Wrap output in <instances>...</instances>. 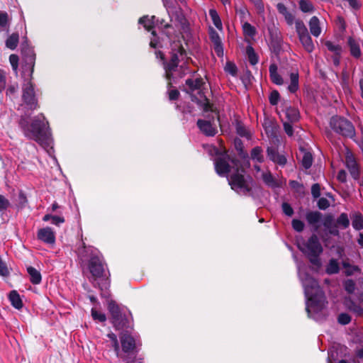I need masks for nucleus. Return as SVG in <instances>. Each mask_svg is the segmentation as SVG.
<instances>
[{
  "mask_svg": "<svg viewBox=\"0 0 363 363\" xmlns=\"http://www.w3.org/2000/svg\"><path fill=\"white\" fill-rule=\"evenodd\" d=\"M321 223L328 229H330L333 223V218L330 215H327L325 217H322Z\"/></svg>",
  "mask_w": 363,
  "mask_h": 363,
  "instance_id": "obj_51",
  "label": "nucleus"
},
{
  "mask_svg": "<svg viewBox=\"0 0 363 363\" xmlns=\"http://www.w3.org/2000/svg\"><path fill=\"white\" fill-rule=\"evenodd\" d=\"M286 22L289 26H292L295 21V17L291 13L289 12L286 16H284Z\"/></svg>",
  "mask_w": 363,
  "mask_h": 363,
  "instance_id": "obj_64",
  "label": "nucleus"
},
{
  "mask_svg": "<svg viewBox=\"0 0 363 363\" xmlns=\"http://www.w3.org/2000/svg\"><path fill=\"white\" fill-rule=\"evenodd\" d=\"M262 179L266 184L270 186L276 185V181L270 172H264L262 174Z\"/></svg>",
  "mask_w": 363,
  "mask_h": 363,
  "instance_id": "obj_42",
  "label": "nucleus"
},
{
  "mask_svg": "<svg viewBox=\"0 0 363 363\" xmlns=\"http://www.w3.org/2000/svg\"><path fill=\"white\" fill-rule=\"evenodd\" d=\"M108 309L111 316V323L116 330L132 328V317L129 311L120 308L113 301H108Z\"/></svg>",
  "mask_w": 363,
  "mask_h": 363,
  "instance_id": "obj_5",
  "label": "nucleus"
},
{
  "mask_svg": "<svg viewBox=\"0 0 363 363\" xmlns=\"http://www.w3.org/2000/svg\"><path fill=\"white\" fill-rule=\"evenodd\" d=\"M186 84L189 87L191 91H195L201 87L203 84V79L196 78L195 79H189L186 81Z\"/></svg>",
  "mask_w": 363,
  "mask_h": 363,
  "instance_id": "obj_31",
  "label": "nucleus"
},
{
  "mask_svg": "<svg viewBox=\"0 0 363 363\" xmlns=\"http://www.w3.org/2000/svg\"><path fill=\"white\" fill-rule=\"evenodd\" d=\"M323 214L319 211H309L306 215L308 223L313 227L314 232H318L320 228V223L322 220Z\"/></svg>",
  "mask_w": 363,
  "mask_h": 363,
  "instance_id": "obj_15",
  "label": "nucleus"
},
{
  "mask_svg": "<svg viewBox=\"0 0 363 363\" xmlns=\"http://www.w3.org/2000/svg\"><path fill=\"white\" fill-rule=\"evenodd\" d=\"M18 57L16 55L11 54L9 56V62L11 65V67L13 69V71L17 74V70L18 67Z\"/></svg>",
  "mask_w": 363,
  "mask_h": 363,
  "instance_id": "obj_47",
  "label": "nucleus"
},
{
  "mask_svg": "<svg viewBox=\"0 0 363 363\" xmlns=\"http://www.w3.org/2000/svg\"><path fill=\"white\" fill-rule=\"evenodd\" d=\"M242 30L245 36L250 38H253L256 35L255 28L245 21L242 23Z\"/></svg>",
  "mask_w": 363,
  "mask_h": 363,
  "instance_id": "obj_29",
  "label": "nucleus"
},
{
  "mask_svg": "<svg viewBox=\"0 0 363 363\" xmlns=\"http://www.w3.org/2000/svg\"><path fill=\"white\" fill-rule=\"evenodd\" d=\"M300 277L307 298L306 309L308 315L319 320L323 315L322 311L327 303L324 293L318 282L308 274H300Z\"/></svg>",
  "mask_w": 363,
  "mask_h": 363,
  "instance_id": "obj_4",
  "label": "nucleus"
},
{
  "mask_svg": "<svg viewBox=\"0 0 363 363\" xmlns=\"http://www.w3.org/2000/svg\"><path fill=\"white\" fill-rule=\"evenodd\" d=\"M6 84V72L1 69H0V92L2 91Z\"/></svg>",
  "mask_w": 363,
  "mask_h": 363,
  "instance_id": "obj_56",
  "label": "nucleus"
},
{
  "mask_svg": "<svg viewBox=\"0 0 363 363\" xmlns=\"http://www.w3.org/2000/svg\"><path fill=\"white\" fill-rule=\"evenodd\" d=\"M345 164L350 172L351 176L354 179H357L360 175L359 167L353 154L350 152H347L346 153Z\"/></svg>",
  "mask_w": 363,
  "mask_h": 363,
  "instance_id": "obj_12",
  "label": "nucleus"
},
{
  "mask_svg": "<svg viewBox=\"0 0 363 363\" xmlns=\"http://www.w3.org/2000/svg\"><path fill=\"white\" fill-rule=\"evenodd\" d=\"M346 306L350 311L356 313L357 315H363V308L352 301H347Z\"/></svg>",
  "mask_w": 363,
  "mask_h": 363,
  "instance_id": "obj_36",
  "label": "nucleus"
},
{
  "mask_svg": "<svg viewBox=\"0 0 363 363\" xmlns=\"http://www.w3.org/2000/svg\"><path fill=\"white\" fill-rule=\"evenodd\" d=\"M300 154L301 156V164H302L303 167L306 169H309L311 167L312 163H313L312 154L310 152L306 151L303 148H301Z\"/></svg>",
  "mask_w": 363,
  "mask_h": 363,
  "instance_id": "obj_21",
  "label": "nucleus"
},
{
  "mask_svg": "<svg viewBox=\"0 0 363 363\" xmlns=\"http://www.w3.org/2000/svg\"><path fill=\"white\" fill-rule=\"evenodd\" d=\"M337 225L342 228H347L350 225V220L346 213H342L337 219Z\"/></svg>",
  "mask_w": 363,
  "mask_h": 363,
  "instance_id": "obj_38",
  "label": "nucleus"
},
{
  "mask_svg": "<svg viewBox=\"0 0 363 363\" xmlns=\"http://www.w3.org/2000/svg\"><path fill=\"white\" fill-rule=\"evenodd\" d=\"M291 123L290 122H284V129L286 132V133L289 135V136H292L293 135V133H294V130H293V127L291 124Z\"/></svg>",
  "mask_w": 363,
  "mask_h": 363,
  "instance_id": "obj_62",
  "label": "nucleus"
},
{
  "mask_svg": "<svg viewBox=\"0 0 363 363\" xmlns=\"http://www.w3.org/2000/svg\"><path fill=\"white\" fill-rule=\"evenodd\" d=\"M91 316L95 320L99 322H104L106 320V315L100 311H98L94 308L91 309Z\"/></svg>",
  "mask_w": 363,
  "mask_h": 363,
  "instance_id": "obj_46",
  "label": "nucleus"
},
{
  "mask_svg": "<svg viewBox=\"0 0 363 363\" xmlns=\"http://www.w3.org/2000/svg\"><path fill=\"white\" fill-rule=\"evenodd\" d=\"M298 89V72H292L290 74V84L288 89L290 92L294 93Z\"/></svg>",
  "mask_w": 363,
  "mask_h": 363,
  "instance_id": "obj_27",
  "label": "nucleus"
},
{
  "mask_svg": "<svg viewBox=\"0 0 363 363\" xmlns=\"http://www.w3.org/2000/svg\"><path fill=\"white\" fill-rule=\"evenodd\" d=\"M236 14L239 16L241 22L244 23L249 15V12L245 7L241 6L236 9Z\"/></svg>",
  "mask_w": 363,
  "mask_h": 363,
  "instance_id": "obj_45",
  "label": "nucleus"
},
{
  "mask_svg": "<svg viewBox=\"0 0 363 363\" xmlns=\"http://www.w3.org/2000/svg\"><path fill=\"white\" fill-rule=\"evenodd\" d=\"M300 9L304 13H311L314 11L313 4L308 0H300Z\"/></svg>",
  "mask_w": 363,
  "mask_h": 363,
  "instance_id": "obj_35",
  "label": "nucleus"
},
{
  "mask_svg": "<svg viewBox=\"0 0 363 363\" xmlns=\"http://www.w3.org/2000/svg\"><path fill=\"white\" fill-rule=\"evenodd\" d=\"M338 323L342 325H347L351 321V317L347 313H340L337 318Z\"/></svg>",
  "mask_w": 363,
  "mask_h": 363,
  "instance_id": "obj_52",
  "label": "nucleus"
},
{
  "mask_svg": "<svg viewBox=\"0 0 363 363\" xmlns=\"http://www.w3.org/2000/svg\"><path fill=\"white\" fill-rule=\"evenodd\" d=\"M21 52L24 62V65H23V74L26 77V74L27 73V74H28V75L31 77L33 72L35 60L34 51L28 46L27 42H23L21 44Z\"/></svg>",
  "mask_w": 363,
  "mask_h": 363,
  "instance_id": "obj_10",
  "label": "nucleus"
},
{
  "mask_svg": "<svg viewBox=\"0 0 363 363\" xmlns=\"http://www.w3.org/2000/svg\"><path fill=\"white\" fill-rule=\"evenodd\" d=\"M285 113L286 117L287 118L289 122L290 123L297 122L300 117L298 110L291 106L286 108Z\"/></svg>",
  "mask_w": 363,
  "mask_h": 363,
  "instance_id": "obj_24",
  "label": "nucleus"
},
{
  "mask_svg": "<svg viewBox=\"0 0 363 363\" xmlns=\"http://www.w3.org/2000/svg\"><path fill=\"white\" fill-rule=\"evenodd\" d=\"M31 79L32 76L30 77L28 74L22 86V99L28 108L35 110L38 107V102Z\"/></svg>",
  "mask_w": 363,
  "mask_h": 363,
  "instance_id": "obj_8",
  "label": "nucleus"
},
{
  "mask_svg": "<svg viewBox=\"0 0 363 363\" xmlns=\"http://www.w3.org/2000/svg\"><path fill=\"white\" fill-rule=\"evenodd\" d=\"M8 23V14L6 12H0V26L5 27Z\"/></svg>",
  "mask_w": 363,
  "mask_h": 363,
  "instance_id": "obj_63",
  "label": "nucleus"
},
{
  "mask_svg": "<svg viewBox=\"0 0 363 363\" xmlns=\"http://www.w3.org/2000/svg\"><path fill=\"white\" fill-rule=\"evenodd\" d=\"M309 29L314 37H318L321 33V28L318 17L313 16L309 21Z\"/></svg>",
  "mask_w": 363,
  "mask_h": 363,
  "instance_id": "obj_20",
  "label": "nucleus"
},
{
  "mask_svg": "<svg viewBox=\"0 0 363 363\" xmlns=\"http://www.w3.org/2000/svg\"><path fill=\"white\" fill-rule=\"evenodd\" d=\"M279 99V94L277 91H272L269 96V102L272 105H277Z\"/></svg>",
  "mask_w": 363,
  "mask_h": 363,
  "instance_id": "obj_55",
  "label": "nucleus"
},
{
  "mask_svg": "<svg viewBox=\"0 0 363 363\" xmlns=\"http://www.w3.org/2000/svg\"><path fill=\"white\" fill-rule=\"evenodd\" d=\"M282 210L283 212L288 216H291L294 214V210L290 204L288 203H282Z\"/></svg>",
  "mask_w": 363,
  "mask_h": 363,
  "instance_id": "obj_57",
  "label": "nucleus"
},
{
  "mask_svg": "<svg viewBox=\"0 0 363 363\" xmlns=\"http://www.w3.org/2000/svg\"><path fill=\"white\" fill-rule=\"evenodd\" d=\"M27 203V198L24 193L23 191H20L18 194V203L17 206L18 208H22L25 206L26 203Z\"/></svg>",
  "mask_w": 363,
  "mask_h": 363,
  "instance_id": "obj_54",
  "label": "nucleus"
},
{
  "mask_svg": "<svg viewBox=\"0 0 363 363\" xmlns=\"http://www.w3.org/2000/svg\"><path fill=\"white\" fill-rule=\"evenodd\" d=\"M197 125L201 131L207 136H213L217 133L216 128L210 121L199 119L197 121Z\"/></svg>",
  "mask_w": 363,
  "mask_h": 363,
  "instance_id": "obj_17",
  "label": "nucleus"
},
{
  "mask_svg": "<svg viewBox=\"0 0 363 363\" xmlns=\"http://www.w3.org/2000/svg\"><path fill=\"white\" fill-rule=\"evenodd\" d=\"M78 253L82 259L89 258L88 260V268L91 273L89 278L94 286L98 284L99 289L103 291L101 295L107 296L106 290L110 286V281L105 274V264L102 256L97 249L92 247H86L84 242L82 247L78 249Z\"/></svg>",
  "mask_w": 363,
  "mask_h": 363,
  "instance_id": "obj_2",
  "label": "nucleus"
},
{
  "mask_svg": "<svg viewBox=\"0 0 363 363\" xmlns=\"http://www.w3.org/2000/svg\"><path fill=\"white\" fill-rule=\"evenodd\" d=\"M122 350L125 353H133L136 350L135 340L128 333H122L120 336Z\"/></svg>",
  "mask_w": 363,
  "mask_h": 363,
  "instance_id": "obj_13",
  "label": "nucleus"
},
{
  "mask_svg": "<svg viewBox=\"0 0 363 363\" xmlns=\"http://www.w3.org/2000/svg\"><path fill=\"white\" fill-rule=\"evenodd\" d=\"M277 66L275 64H272L269 66V76L273 83L277 85H281L284 83L282 77L278 74Z\"/></svg>",
  "mask_w": 363,
  "mask_h": 363,
  "instance_id": "obj_22",
  "label": "nucleus"
},
{
  "mask_svg": "<svg viewBox=\"0 0 363 363\" xmlns=\"http://www.w3.org/2000/svg\"><path fill=\"white\" fill-rule=\"evenodd\" d=\"M277 9L279 13L283 16H286L289 12L286 6L282 3H278L277 4Z\"/></svg>",
  "mask_w": 363,
  "mask_h": 363,
  "instance_id": "obj_61",
  "label": "nucleus"
},
{
  "mask_svg": "<svg viewBox=\"0 0 363 363\" xmlns=\"http://www.w3.org/2000/svg\"><path fill=\"white\" fill-rule=\"evenodd\" d=\"M339 269L340 267L337 261L335 259H330L327 266L326 272L328 274H337L339 272Z\"/></svg>",
  "mask_w": 363,
  "mask_h": 363,
  "instance_id": "obj_33",
  "label": "nucleus"
},
{
  "mask_svg": "<svg viewBox=\"0 0 363 363\" xmlns=\"http://www.w3.org/2000/svg\"><path fill=\"white\" fill-rule=\"evenodd\" d=\"M277 9L279 13L283 16H286L289 12L286 6L282 3H278L277 4Z\"/></svg>",
  "mask_w": 363,
  "mask_h": 363,
  "instance_id": "obj_60",
  "label": "nucleus"
},
{
  "mask_svg": "<svg viewBox=\"0 0 363 363\" xmlns=\"http://www.w3.org/2000/svg\"><path fill=\"white\" fill-rule=\"evenodd\" d=\"M246 53L250 64L252 65H255L258 62V57L253 48L250 45L247 46L246 48Z\"/></svg>",
  "mask_w": 363,
  "mask_h": 363,
  "instance_id": "obj_34",
  "label": "nucleus"
},
{
  "mask_svg": "<svg viewBox=\"0 0 363 363\" xmlns=\"http://www.w3.org/2000/svg\"><path fill=\"white\" fill-rule=\"evenodd\" d=\"M11 203L9 200L4 196L0 194V211H6L9 207H11Z\"/></svg>",
  "mask_w": 363,
  "mask_h": 363,
  "instance_id": "obj_44",
  "label": "nucleus"
},
{
  "mask_svg": "<svg viewBox=\"0 0 363 363\" xmlns=\"http://www.w3.org/2000/svg\"><path fill=\"white\" fill-rule=\"evenodd\" d=\"M330 206L329 201L325 198H320L318 201V206L320 209L325 210Z\"/></svg>",
  "mask_w": 363,
  "mask_h": 363,
  "instance_id": "obj_59",
  "label": "nucleus"
},
{
  "mask_svg": "<svg viewBox=\"0 0 363 363\" xmlns=\"http://www.w3.org/2000/svg\"><path fill=\"white\" fill-rule=\"evenodd\" d=\"M330 126L335 132L343 136L352 137L354 134L353 125L342 117H332L330 121Z\"/></svg>",
  "mask_w": 363,
  "mask_h": 363,
  "instance_id": "obj_9",
  "label": "nucleus"
},
{
  "mask_svg": "<svg viewBox=\"0 0 363 363\" xmlns=\"http://www.w3.org/2000/svg\"><path fill=\"white\" fill-rule=\"evenodd\" d=\"M296 30L298 34L299 41L304 50L308 53L312 52L315 49V45L308 33L307 28L302 21H296Z\"/></svg>",
  "mask_w": 363,
  "mask_h": 363,
  "instance_id": "obj_11",
  "label": "nucleus"
},
{
  "mask_svg": "<svg viewBox=\"0 0 363 363\" xmlns=\"http://www.w3.org/2000/svg\"><path fill=\"white\" fill-rule=\"evenodd\" d=\"M108 337L112 341V346L113 347L114 350L116 352L117 355H118L120 348H119V344H118L116 335L113 333H109L108 335Z\"/></svg>",
  "mask_w": 363,
  "mask_h": 363,
  "instance_id": "obj_48",
  "label": "nucleus"
},
{
  "mask_svg": "<svg viewBox=\"0 0 363 363\" xmlns=\"http://www.w3.org/2000/svg\"><path fill=\"white\" fill-rule=\"evenodd\" d=\"M9 299L11 305L16 309L22 308L23 304L18 293L13 290L9 295Z\"/></svg>",
  "mask_w": 363,
  "mask_h": 363,
  "instance_id": "obj_23",
  "label": "nucleus"
},
{
  "mask_svg": "<svg viewBox=\"0 0 363 363\" xmlns=\"http://www.w3.org/2000/svg\"><path fill=\"white\" fill-rule=\"evenodd\" d=\"M18 40V34L13 33L7 38L6 41V46L11 50H14L17 47Z\"/></svg>",
  "mask_w": 363,
  "mask_h": 363,
  "instance_id": "obj_30",
  "label": "nucleus"
},
{
  "mask_svg": "<svg viewBox=\"0 0 363 363\" xmlns=\"http://www.w3.org/2000/svg\"><path fill=\"white\" fill-rule=\"evenodd\" d=\"M342 267L345 269V274L347 276H352L357 272H360L361 269L356 265H352L347 262L344 261L342 262Z\"/></svg>",
  "mask_w": 363,
  "mask_h": 363,
  "instance_id": "obj_28",
  "label": "nucleus"
},
{
  "mask_svg": "<svg viewBox=\"0 0 363 363\" xmlns=\"http://www.w3.org/2000/svg\"><path fill=\"white\" fill-rule=\"evenodd\" d=\"M27 272L30 276V280L33 284H39L41 282L42 277L38 270L33 267H28Z\"/></svg>",
  "mask_w": 363,
  "mask_h": 363,
  "instance_id": "obj_25",
  "label": "nucleus"
},
{
  "mask_svg": "<svg viewBox=\"0 0 363 363\" xmlns=\"http://www.w3.org/2000/svg\"><path fill=\"white\" fill-rule=\"evenodd\" d=\"M352 227L357 230L363 229V217L359 213H354L352 216Z\"/></svg>",
  "mask_w": 363,
  "mask_h": 363,
  "instance_id": "obj_26",
  "label": "nucleus"
},
{
  "mask_svg": "<svg viewBox=\"0 0 363 363\" xmlns=\"http://www.w3.org/2000/svg\"><path fill=\"white\" fill-rule=\"evenodd\" d=\"M255 6L257 13L264 18V5L262 0H249Z\"/></svg>",
  "mask_w": 363,
  "mask_h": 363,
  "instance_id": "obj_40",
  "label": "nucleus"
},
{
  "mask_svg": "<svg viewBox=\"0 0 363 363\" xmlns=\"http://www.w3.org/2000/svg\"><path fill=\"white\" fill-rule=\"evenodd\" d=\"M298 248L308 257L311 264L316 267L320 266L319 256L323 252V247L315 235H313L303 245H298Z\"/></svg>",
  "mask_w": 363,
  "mask_h": 363,
  "instance_id": "obj_6",
  "label": "nucleus"
},
{
  "mask_svg": "<svg viewBox=\"0 0 363 363\" xmlns=\"http://www.w3.org/2000/svg\"><path fill=\"white\" fill-rule=\"evenodd\" d=\"M267 152L269 160L273 161L274 163L281 166H284L286 164V157L283 155H280L274 148L268 147Z\"/></svg>",
  "mask_w": 363,
  "mask_h": 363,
  "instance_id": "obj_19",
  "label": "nucleus"
},
{
  "mask_svg": "<svg viewBox=\"0 0 363 363\" xmlns=\"http://www.w3.org/2000/svg\"><path fill=\"white\" fill-rule=\"evenodd\" d=\"M344 288L348 294H352L355 291L356 285L353 280L347 279L343 283Z\"/></svg>",
  "mask_w": 363,
  "mask_h": 363,
  "instance_id": "obj_43",
  "label": "nucleus"
},
{
  "mask_svg": "<svg viewBox=\"0 0 363 363\" xmlns=\"http://www.w3.org/2000/svg\"><path fill=\"white\" fill-rule=\"evenodd\" d=\"M172 52L171 59L164 65L166 77L168 79L174 78V74H176V72L178 71V64L179 61V55L182 56L185 52L180 42H174L172 45Z\"/></svg>",
  "mask_w": 363,
  "mask_h": 363,
  "instance_id": "obj_7",
  "label": "nucleus"
},
{
  "mask_svg": "<svg viewBox=\"0 0 363 363\" xmlns=\"http://www.w3.org/2000/svg\"><path fill=\"white\" fill-rule=\"evenodd\" d=\"M209 37L216 55L219 57H222L223 56V48L219 34L213 28H211Z\"/></svg>",
  "mask_w": 363,
  "mask_h": 363,
  "instance_id": "obj_14",
  "label": "nucleus"
},
{
  "mask_svg": "<svg viewBox=\"0 0 363 363\" xmlns=\"http://www.w3.org/2000/svg\"><path fill=\"white\" fill-rule=\"evenodd\" d=\"M155 18V16H152L151 18H149L147 16H145L143 18H140L139 20V23L143 24L144 28L150 31L152 28H153V19Z\"/></svg>",
  "mask_w": 363,
  "mask_h": 363,
  "instance_id": "obj_39",
  "label": "nucleus"
},
{
  "mask_svg": "<svg viewBox=\"0 0 363 363\" xmlns=\"http://www.w3.org/2000/svg\"><path fill=\"white\" fill-rule=\"evenodd\" d=\"M293 228L297 231V232H301L303 230L304 228V223L303 221L298 220V219H294L291 222Z\"/></svg>",
  "mask_w": 363,
  "mask_h": 363,
  "instance_id": "obj_49",
  "label": "nucleus"
},
{
  "mask_svg": "<svg viewBox=\"0 0 363 363\" xmlns=\"http://www.w3.org/2000/svg\"><path fill=\"white\" fill-rule=\"evenodd\" d=\"M215 169L220 176L229 174L228 184L237 193L247 195L251 191L253 180L244 174V168L239 160L228 155H221L215 162Z\"/></svg>",
  "mask_w": 363,
  "mask_h": 363,
  "instance_id": "obj_1",
  "label": "nucleus"
},
{
  "mask_svg": "<svg viewBox=\"0 0 363 363\" xmlns=\"http://www.w3.org/2000/svg\"><path fill=\"white\" fill-rule=\"evenodd\" d=\"M312 196L317 199L320 196V187L318 184H314L311 187Z\"/></svg>",
  "mask_w": 363,
  "mask_h": 363,
  "instance_id": "obj_58",
  "label": "nucleus"
},
{
  "mask_svg": "<svg viewBox=\"0 0 363 363\" xmlns=\"http://www.w3.org/2000/svg\"><path fill=\"white\" fill-rule=\"evenodd\" d=\"M225 71L233 76H235L237 74V67L233 62H228L225 66Z\"/></svg>",
  "mask_w": 363,
  "mask_h": 363,
  "instance_id": "obj_50",
  "label": "nucleus"
},
{
  "mask_svg": "<svg viewBox=\"0 0 363 363\" xmlns=\"http://www.w3.org/2000/svg\"><path fill=\"white\" fill-rule=\"evenodd\" d=\"M209 15L213 21L214 26L220 30H223V26L221 20L217 13V11L214 9H211L209 11Z\"/></svg>",
  "mask_w": 363,
  "mask_h": 363,
  "instance_id": "obj_32",
  "label": "nucleus"
},
{
  "mask_svg": "<svg viewBox=\"0 0 363 363\" xmlns=\"http://www.w3.org/2000/svg\"><path fill=\"white\" fill-rule=\"evenodd\" d=\"M162 1L164 4V6H165V8L167 11V13H168L169 17L171 18V21H172V18L174 17H175L177 20H178L179 21H180L182 23V20L184 19V16H183L182 13H181V11H178L177 9H176V8H174L172 6V1L171 0H162Z\"/></svg>",
  "mask_w": 363,
  "mask_h": 363,
  "instance_id": "obj_18",
  "label": "nucleus"
},
{
  "mask_svg": "<svg viewBox=\"0 0 363 363\" xmlns=\"http://www.w3.org/2000/svg\"><path fill=\"white\" fill-rule=\"evenodd\" d=\"M9 275V270L6 264L0 257V276L8 277Z\"/></svg>",
  "mask_w": 363,
  "mask_h": 363,
  "instance_id": "obj_53",
  "label": "nucleus"
},
{
  "mask_svg": "<svg viewBox=\"0 0 363 363\" xmlns=\"http://www.w3.org/2000/svg\"><path fill=\"white\" fill-rule=\"evenodd\" d=\"M262 149L259 147H254L251 151V157L252 160H256L259 162L263 161V156L262 155Z\"/></svg>",
  "mask_w": 363,
  "mask_h": 363,
  "instance_id": "obj_41",
  "label": "nucleus"
},
{
  "mask_svg": "<svg viewBox=\"0 0 363 363\" xmlns=\"http://www.w3.org/2000/svg\"><path fill=\"white\" fill-rule=\"evenodd\" d=\"M325 45L328 50L332 52L333 55H340L342 52V48L337 44H334L331 41H326Z\"/></svg>",
  "mask_w": 363,
  "mask_h": 363,
  "instance_id": "obj_37",
  "label": "nucleus"
},
{
  "mask_svg": "<svg viewBox=\"0 0 363 363\" xmlns=\"http://www.w3.org/2000/svg\"><path fill=\"white\" fill-rule=\"evenodd\" d=\"M37 237L40 240L47 244H54L55 242V233L49 227L40 229L38 231Z\"/></svg>",
  "mask_w": 363,
  "mask_h": 363,
  "instance_id": "obj_16",
  "label": "nucleus"
},
{
  "mask_svg": "<svg viewBox=\"0 0 363 363\" xmlns=\"http://www.w3.org/2000/svg\"><path fill=\"white\" fill-rule=\"evenodd\" d=\"M19 126L26 138L36 141L45 149H52L48 122L43 114L35 116L32 119L26 116H21Z\"/></svg>",
  "mask_w": 363,
  "mask_h": 363,
  "instance_id": "obj_3",
  "label": "nucleus"
}]
</instances>
